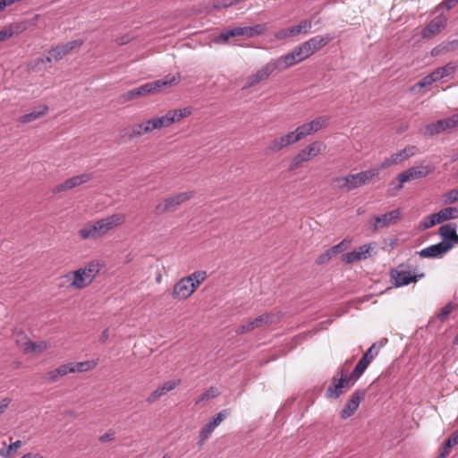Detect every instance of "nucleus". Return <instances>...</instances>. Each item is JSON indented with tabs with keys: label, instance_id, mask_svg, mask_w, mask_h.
I'll list each match as a JSON object with an SVG mask.
<instances>
[{
	"label": "nucleus",
	"instance_id": "36",
	"mask_svg": "<svg viewBox=\"0 0 458 458\" xmlns=\"http://www.w3.org/2000/svg\"><path fill=\"white\" fill-rule=\"evenodd\" d=\"M371 360L367 357L362 356V358L359 360L353 371L349 375V377L352 379V381H356L367 369Z\"/></svg>",
	"mask_w": 458,
	"mask_h": 458
},
{
	"label": "nucleus",
	"instance_id": "31",
	"mask_svg": "<svg viewBox=\"0 0 458 458\" xmlns=\"http://www.w3.org/2000/svg\"><path fill=\"white\" fill-rule=\"evenodd\" d=\"M457 65L454 63H448L447 64L438 67L433 71L437 81L453 75L456 71Z\"/></svg>",
	"mask_w": 458,
	"mask_h": 458
},
{
	"label": "nucleus",
	"instance_id": "30",
	"mask_svg": "<svg viewBox=\"0 0 458 458\" xmlns=\"http://www.w3.org/2000/svg\"><path fill=\"white\" fill-rule=\"evenodd\" d=\"M382 170L383 169H379V165H377L376 168L357 173L360 187L369 183L372 179L377 177Z\"/></svg>",
	"mask_w": 458,
	"mask_h": 458
},
{
	"label": "nucleus",
	"instance_id": "59",
	"mask_svg": "<svg viewBox=\"0 0 458 458\" xmlns=\"http://www.w3.org/2000/svg\"><path fill=\"white\" fill-rule=\"evenodd\" d=\"M447 447H453L458 445V430L454 431L445 441Z\"/></svg>",
	"mask_w": 458,
	"mask_h": 458
},
{
	"label": "nucleus",
	"instance_id": "6",
	"mask_svg": "<svg viewBox=\"0 0 458 458\" xmlns=\"http://www.w3.org/2000/svg\"><path fill=\"white\" fill-rule=\"evenodd\" d=\"M310 56V55L309 54L308 49L304 47V44L302 43L301 45L296 47L292 52L277 59L278 61H280L282 68L286 69L306 60Z\"/></svg>",
	"mask_w": 458,
	"mask_h": 458
},
{
	"label": "nucleus",
	"instance_id": "49",
	"mask_svg": "<svg viewBox=\"0 0 458 458\" xmlns=\"http://www.w3.org/2000/svg\"><path fill=\"white\" fill-rule=\"evenodd\" d=\"M153 119H154L157 130L169 127L170 125L173 124V122H172L170 116L168 115V113H166L165 114H164L162 116H154Z\"/></svg>",
	"mask_w": 458,
	"mask_h": 458
},
{
	"label": "nucleus",
	"instance_id": "45",
	"mask_svg": "<svg viewBox=\"0 0 458 458\" xmlns=\"http://www.w3.org/2000/svg\"><path fill=\"white\" fill-rule=\"evenodd\" d=\"M292 28L294 36H297L301 33L307 34L312 28V21L311 20H302L298 25L293 26Z\"/></svg>",
	"mask_w": 458,
	"mask_h": 458
},
{
	"label": "nucleus",
	"instance_id": "23",
	"mask_svg": "<svg viewBox=\"0 0 458 458\" xmlns=\"http://www.w3.org/2000/svg\"><path fill=\"white\" fill-rule=\"evenodd\" d=\"M333 38L334 37L330 34L319 35L310 38L303 44L308 49L310 55H312L315 52L327 46Z\"/></svg>",
	"mask_w": 458,
	"mask_h": 458
},
{
	"label": "nucleus",
	"instance_id": "18",
	"mask_svg": "<svg viewBox=\"0 0 458 458\" xmlns=\"http://www.w3.org/2000/svg\"><path fill=\"white\" fill-rule=\"evenodd\" d=\"M332 187L344 191H351L360 187L356 174L347 176L335 177L332 181Z\"/></svg>",
	"mask_w": 458,
	"mask_h": 458
},
{
	"label": "nucleus",
	"instance_id": "16",
	"mask_svg": "<svg viewBox=\"0 0 458 458\" xmlns=\"http://www.w3.org/2000/svg\"><path fill=\"white\" fill-rule=\"evenodd\" d=\"M192 196V191L180 192L174 196L165 199L163 204H159L157 206V209L159 212L173 210L180 204L190 199Z\"/></svg>",
	"mask_w": 458,
	"mask_h": 458
},
{
	"label": "nucleus",
	"instance_id": "39",
	"mask_svg": "<svg viewBox=\"0 0 458 458\" xmlns=\"http://www.w3.org/2000/svg\"><path fill=\"white\" fill-rule=\"evenodd\" d=\"M456 227L455 224H445L439 228V233L445 240H457Z\"/></svg>",
	"mask_w": 458,
	"mask_h": 458
},
{
	"label": "nucleus",
	"instance_id": "29",
	"mask_svg": "<svg viewBox=\"0 0 458 458\" xmlns=\"http://www.w3.org/2000/svg\"><path fill=\"white\" fill-rule=\"evenodd\" d=\"M47 111H48L47 106H46V105L40 106L38 107V109H36L29 114H26L24 115H21L19 118V122L21 123H31V122L44 116L47 113Z\"/></svg>",
	"mask_w": 458,
	"mask_h": 458
},
{
	"label": "nucleus",
	"instance_id": "52",
	"mask_svg": "<svg viewBox=\"0 0 458 458\" xmlns=\"http://www.w3.org/2000/svg\"><path fill=\"white\" fill-rule=\"evenodd\" d=\"M455 307V304L452 303V302H449L448 304H446L443 309L442 310L440 311V313L438 314V318L441 321H444L447 318V317L449 316V314L454 310Z\"/></svg>",
	"mask_w": 458,
	"mask_h": 458
},
{
	"label": "nucleus",
	"instance_id": "8",
	"mask_svg": "<svg viewBox=\"0 0 458 458\" xmlns=\"http://www.w3.org/2000/svg\"><path fill=\"white\" fill-rule=\"evenodd\" d=\"M16 344L19 348L26 354H39L47 349V344L45 341L38 343L28 339L23 333L17 334Z\"/></svg>",
	"mask_w": 458,
	"mask_h": 458
},
{
	"label": "nucleus",
	"instance_id": "38",
	"mask_svg": "<svg viewBox=\"0 0 458 458\" xmlns=\"http://www.w3.org/2000/svg\"><path fill=\"white\" fill-rule=\"evenodd\" d=\"M52 55H48L47 57H38L31 62L30 64V70L34 72H40L47 70L49 66L48 64L53 61Z\"/></svg>",
	"mask_w": 458,
	"mask_h": 458
},
{
	"label": "nucleus",
	"instance_id": "35",
	"mask_svg": "<svg viewBox=\"0 0 458 458\" xmlns=\"http://www.w3.org/2000/svg\"><path fill=\"white\" fill-rule=\"evenodd\" d=\"M371 360L367 357L362 356V358L359 360L353 371L349 375V377L352 379V381H356L367 369Z\"/></svg>",
	"mask_w": 458,
	"mask_h": 458
},
{
	"label": "nucleus",
	"instance_id": "28",
	"mask_svg": "<svg viewBox=\"0 0 458 458\" xmlns=\"http://www.w3.org/2000/svg\"><path fill=\"white\" fill-rule=\"evenodd\" d=\"M241 37L243 38H248V29L246 27H234L222 31L218 37V42L225 43L231 38Z\"/></svg>",
	"mask_w": 458,
	"mask_h": 458
},
{
	"label": "nucleus",
	"instance_id": "37",
	"mask_svg": "<svg viewBox=\"0 0 458 458\" xmlns=\"http://www.w3.org/2000/svg\"><path fill=\"white\" fill-rule=\"evenodd\" d=\"M185 277L189 280L191 285L193 286L195 292L197 288L207 279L208 274L204 270H198Z\"/></svg>",
	"mask_w": 458,
	"mask_h": 458
},
{
	"label": "nucleus",
	"instance_id": "2",
	"mask_svg": "<svg viewBox=\"0 0 458 458\" xmlns=\"http://www.w3.org/2000/svg\"><path fill=\"white\" fill-rule=\"evenodd\" d=\"M101 267L102 265L98 260H92L85 267L67 273L64 279L69 287L81 290L92 283Z\"/></svg>",
	"mask_w": 458,
	"mask_h": 458
},
{
	"label": "nucleus",
	"instance_id": "53",
	"mask_svg": "<svg viewBox=\"0 0 458 458\" xmlns=\"http://www.w3.org/2000/svg\"><path fill=\"white\" fill-rule=\"evenodd\" d=\"M56 372L59 374L60 377H64L69 373H74V369L72 368V362H71V363L63 364V365L59 366L56 369Z\"/></svg>",
	"mask_w": 458,
	"mask_h": 458
},
{
	"label": "nucleus",
	"instance_id": "12",
	"mask_svg": "<svg viewBox=\"0 0 458 458\" xmlns=\"http://www.w3.org/2000/svg\"><path fill=\"white\" fill-rule=\"evenodd\" d=\"M328 123L327 116H319L310 121V123H303L296 128L298 135L301 140L311 135L319 130L325 128Z\"/></svg>",
	"mask_w": 458,
	"mask_h": 458
},
{
	"label": "nucleus",
	"instance_id": "17",
	"mask_svg": "<svg viewBox=\"0 0 458 458\" xmlns=\"http://www.w3.org/2000/svg\"><path fill=\"white\" fill-rule=\"evenodd\" d=\"M91 179V175L89 174H81L79 175H75L65 180L64 182L57 184L53 188L54 193H59L62 191H66L72 190L77 186H80Z\"/></svg>",
	"mask_w": 458,
	"mask_h": 458
},
{
	"label": "nucleus",
	"instance_id": "63",
	"mask_svg": "<svg viewBox=\"0 0 458 458\" xmlns=\"http://www.w3.org/2000/svg\"><path fill=\"white\" fill-rule=\"evenodd\" d=\"M450 49H451V47H450V44H447V45H445V46H444V47H442V46H437V47H434V48L432 49V51H431V55H438L440 53H442V52H447V51H449Z\"/></svg>",
	"mask_w": 458,
	"mask_h": 458
},
{
	"label": "nucleus",
	"instance_id": "57",
	"mask_svg": "<svg viewBox=\"0 0 458 458\" xmlns=\"http://www.w3.org/2000/svg\"><path fill=\"white\" fill-rule=\"evenodd\" d=\"M142 125H143L144 131L146 132V134L151 133L152 131L157 130L153 117L149 118L148 120L142 121Z\"/></svg>",
	"mask_w": 458,
	"mask_h": 458
},
{
	"label": "nucleus",
	"instance_id": "48",
	"mask_svg": "<svg viewBox=\"0 0 458 458\" xmlns=\"http://www.w3.org/2000/svg\"><path fill=\"white\" fill-rule=\"evenodd\" d=\"M215 428H216L210 422L204 426V428L201 429L199 433V446L203 445L204 443L209 438Z\"/></svg>",
	"mask_w": 458,
	"mask_h": 458
},
{
	"label": "nucleus",
	"instance_id": "27",
	"mask_svg": "<svg viewBox=\"0 0 458 458\" xmlns=\"http://www.w3.org/2000/svg\"><path fill=\"white\" fill-rule=\"evenodd\" d=\"M451 247L449 243L439 242L421 250L419 255L421 258H438L447 252Z\"/></svg>",
	"mask_w": 458,
	"mask_h": 458
},
{
	"label": "nucleus",
	"instance_id": "21",
	"mask_svg": "<svg viewBox=\"0 0 458 458\" xmlns=\"http://www.w3.org/2000/svg\"><path fill=\"white\" fill-rule=\"evenodd\" d=\"M447 18L439 15L435 17L421 31L422 38H430L438 34L446 25Z\"/></svg>",
	"mask_w": 458,
	"mask_h": 458
},
{
	"label": "nucleus",
	"instance_id": "54",
	"mask_svg": "<svg viewBox=\"0 0 458 458\" xmlns=\"http://www.w3.org/2000/svg\"><path fill=\"white\" fill-rule=\"evenodd\" d=\"M228 415L227 410H223L218 412L210 421V423L216 428Z\"/></svg>",
	"mask_w": 458,
	"mask_h": 458
},
{
	"label": "nucleus",
	"instance_id": "10",
	"mask_svg": "<svg viewBox=\"0 0 458 458\" xmlns=\"http://www.w3.org/2000/svg\"><path fill=\"white\" fill-rule=\"evenodd\" d=\"M276 69L283 70L280 61L278 59L270 61L248 79L246 87H252L267 80Z\"/></svg>",
	"mask_w": 458,
	"mask_h": 458
},
{
	"label": "nucleus",
	"instance_id": "44",
	"mask_svg": "<svg viewBox=\"0 0 458 458\" xmlns=\"http://www.w3.org/2000/svg\"><path fill=\"white\" fill-rule=\"evenodd\" d=\"M437 216L441 223L449 219L456 218L458 216V208L453 207L442 208L437 212Z\"/></svg>",
	"mask_w": 458,
	"mask_h": 458
},
{
	"label": "nucleus",
	"instance_id": "58",
	"mask_svg": "<svg viewBox=\"0 0 458 458\" xmlns=\"http://www.w3.org/2000/svg\"><path fill=\"white\" fill-rule=\"evenodd\" d=\"M139 92L137 90V88L135 89H132L127 92H125L124 94H123L121 96L123 102H126V101H130V100H132L136 98H139Z\"/></svg>",
	"mask_w": 458,
	"mask_h": 458
},
{
	"label": "nucleus",
	"instance_id": "3",
	"mask_svg": "<svg viewBox=\"0 0 458 458\" xmlns=\"http://www.w3.org/2000/svg\"><path fill=\"white\" fill-rule=\"evenodd\" d=\"M325 148V144L320 141H314L309 144L304 148H302L297 155L294 156L291 162L290 169L294 170L300 167L303 163L308 162L310 159L316 157Z\"/></svg>",
	"mask_w": 458,
	"mask_h": 458
},
{
	"label": "nucleus",
	"instance_id": "50",
	"mask_svg": "<svg viewBox=\"0 0 458 458\" xmlns=\"http://www.w3.org/2000/svg\"><path fill=\"white\" fill-rule=\"evenodd\" d=\"M219 394L220 393L216 387L211 386L196 400L195 403L199 404L201 402L211 400L218 396Z\"/></svg>",
	"mask_w": 458,
	"mask_h": 458
},
{
	"label": "nucleus",
	"instance_id": "51",
	"mask_svg": "<svg viewBox=\"0 0 458 458\" xmlns=\"http://www.w3.org/2000/svg\"><path fill=\"white\" fill-rule=\"evenodd\" d=\"M248 29V38H253L256 36L262 35L267 30V25L266 24H256L253 26H247Z\"/></svg>",
	"mask_w": 458,
	"mask_h": 458
},
{
	"label": "nucleus",
	"instance_id": "22",
	"mask_svg": "<svg viewBox=\"0 0 458 458\" xmlns=\"http://www.w3.org/2000/svg\"><path fill=\"white\" fill-rule=\"evenodd\" d=\"M364 394H365L363 391L359 390L352 394L351 399L348 401V403L345 404L344 408L341 411L342 419H348L355 413V411L359 408L361 400L364 397Z\"/></svg>",
	"mask_w": 458,
	"mask_h": 458
},
{
	"label": "nucleus",
	"instance_id": "5",
	"mask_svg": "<svg viewBox=\"0 0 458 458\" xmlns=\"http://www.w3.org/2000/svg\"><path fill=\"white\" fill-rule=\"evenodd\" d=\"M301 139L298 135L296 129L293 131H289L284 135H281L274 140H270L267 147V153H276L280 150L300 141Z\"/></svg>",
	"mask_w": 458,
	"mask_h": 458
},
{
	"label": "nucleus",
	"instance_id": "11",
	"mask_svg": "<svg viewBox=\"0 0 458 458\" xmlns=\"http://www.w3.org/2000/svg\"><path fill=\"white\" fill-rule=\"evenodd\" d=\"M416 152L417 148L415 146H407L401 151L394 153L390 157L385 158L384 161L379 164V169H386L392 165L400 164L414 156Z\"/></svg>",
	"mask_w": 458,
	"mask_h": 458
},
{
	"label": "nucleus",
	"instance_id": "55",
	"mask_svg": "<svg viewBox=\"0 0 458 458\" xmlns=\"http://www.w3.org/2000/svg\"><path fill=\"white\" fill-rule=\"evenodd\" d=\"M275 37L277 39H284L286 38L294 37L293 28L290 27L284 30H281L275 34Z\"/></svg>",
	"mask_w": 458,
	"mask_h": 458
},
{
	"label": "nucleus",
	"instance_id": "40",
	"mask_svg": "<svg viewBox=\"0 0 458 458\" xmlns=\"http://www.w3.org/2000/svg\"><path fill=\"white\" fill-rule=\"evenodd\" d=\"M168 115L170 116L173 123L180 122L182 119L188 117L191 114L192 109L191 107H184L182 109H173L169 110Z\"/></svg>",
	"mask_w": 458,
	"mask_h": 458
},
{
	"label": "nucleus",
	"instance_id": "4",
	"mask_svg": "<svg viewBox=\"0 0 458 458\" xmlns=\"http://www.w3.org/2000/svg\"><path fill=\"white\" fill-rule=\"evenodd\" d=\"M181 76L179 73L167 75L163 79L148 82L137 88L139 97L147 96L160 91L162 89L179 83Z\"/></svg>",
	"mask_w": 458,
	"mask_h": 458
},
{
	"label": "nucleus",
	"instance_id": "56",
	"mask_svg": "<svg viewBox=\"0 0 458 458\" xmlns=\"http://www.w3.org/2000/svg\"><path fill=\"white\" fill-rule=\"evenodd\" d=\"M458 200V190H451L445 194V204H453Z\"/></svg>",
	"mask_w": 458,
	"mask_h": 458
},
{
	"label": "nucleus",
	"instance_id": "43",
	"mask_svg": "<svg viewBox=\"0 0 458 458\" xmlns=\"http://www.w3.org/2000/svg\"><path fill=\"white\" fill-rule=\"evenodd\" d=\"M125 134L128 136L130 140L140 138L146 134V132L144 131L142 122L134 123L131 127L127 128Z\"/></svg>",
	"mask_w": 458,
	"mask_h": 458
},
{
	"label": "nucleus",
	"instance_id": "61",
	"mask_svg": "<svg viewBox=\"0 0 458 458\" xmlns=\"http://www.w3.org/2000/svg\"><path fill=\"white\" fill-rule=\"evenodd\" d=\"M14 34L12 29H4L0 30V42L10 38Z\"/></svg>",
	"mask_w": 458,
	"mask_h": 458
},
{
	"label": "nucleus",
	"instance_id": "24",
	"mask_svg": "<svg viewBox=\"0 0 458 458\" xmlns=\"http://www.w3.org/2000/svg\"><path fill=\"white\" fill-rule=\"evenodd\" d=\"M350 242L347 240L342 241L340 243L331 247L327 251L319 255L316 263L322 265L331 259L333 257L344 252L349 247Z\"/></svg>",
	"mask_w": 458,
	"mask_h": 458
},
{
	"label": "nucleus",
	"instance_id": "20",
	"mask_svg": "<svg viewBox=\"0 0 458 458\" xmlns=\"http://www.w3.org/2000/svg\"><path fill=\"white\" fill-rule=\"evenodd\" d=\"M352 379L349 376L342 377L339 379L333 377L332 385L328 386L326 396L327 398L336 399L343 394V389L348 387Z\"/></svg>",
	"mask_w": 458,
	"mask_h": 458
},
{
	"label": "nucleus",
	"instance_id": "25",
	"mask_svg": "<svg viewBox=\"0 0 458 458\" xmlns=\"http://www.w3.org/2000/svg\"><path fill=\"white\" fill-rule=\"evenodd\" d=\"M180 384L179 379H172L165 382L162 386L154 390L148 397L147 402L153 403L166 393L174 390Z\"/></svg>",
	"mask_w": 458,
	"mask_h": 458
},
{
	"label": "nucleus",
	"instance_id": "13",
	"mask_svg": "<svg viewBox=\"0 0 458 458\" xmlns=\"http://www.w3.org/2000/svg\"><path fill=\"white\" fill-rule=\"evenodd\" d=\"M275 322V317L270 313L262 314L256 318L240 326L236 329L238 335H242L250 332L256 328L262 327L266 325H269Z\"/></svg>",
	"mask_w": 458,
	"mask_h": 458
},
{
	"label": "nucleus",
	"instance_id": "19",
	"mask_svg": "<svg viewBox=\"0 0 458 458\" xmlns=\"http://www.w3.org/2000/svg\"><path fill=\"white\" fill-rule=\"evenodd\" d=\"M194 293L193 286L191 285L189 280L184 276L181 278L174 285L172 291V296L174 300L182 301L186 300L192 295Z\"/></svg>",
	"mask_w": 458,
	"mask_h": 458
},
{
	"label": "nucleus",
	"instance_id": "15",
	"mask_svg": "<svg viewBox=\"0 0 458 458\" xmlns=\"http://www.w3.org/2000/svg\"><path fill=\"white\" fill-rule=\"evenodd\" d=\"M374 243L364 244L355 249L354 250L343 255V261L346 264H351L361 259H366L370 257L371 251L374 250Z\"/></svg>",
	"mask_w": 458,
	"mask_h": 458
},
{
	"label": "nucleus",
	"instance_id": "33",
	"mask_svg": "<svg viewBox=\"0 0 458 458\" xmlns=\"http://www.w3.org/2000/svg\"><path fill=\"white\" fill-rule=\"evenodd\" d=\"M371 360L367 357L362 356V358L359 360L353 371L349 375V377L352 379V381H356L367 369Z\"/></svg>",
	"mask_w": 458,
	"mask_h": 458
},
{
	"label": "nucleus",
	"instance_id": "62",
	"mask_svg": "<svg viewBox=\"0 0 458 458\" xmlns=\"http://www.w3.org/2000/svg\"><path fill=\"white\" fill-rule=\"evenodd\" d=\"M441 122L443 123L444 131L451 130L456 127L452 116L445 119H441Z\"/></svg>",
	"mask_w": 458,
	"mask_h": 458
},
{
	"label": "nucleus",
	"instance_id": "41",
	"mask_svg": "<svg viewBox=\"0 0 458 458\" xmlns=\"http://www.w3.org/2000/svg\"><path fill=\"white\" fill-rule=\"evenodd\" d=\"M98 365V360H86L81 362H72L75 372H87L92 370Z\"/></svg>",
	"mask_w": 458,
	"mask_h": 458
},
{
	"label": "nucleus",
	"instance_id": "34",
	"mask_svg": "<svg viewBox=\"0 0 458 458\" xmlns=\"http://www.w3.org/2000/svg\"><path fill=\"white\" fill-rule=\"evenodd\" d=\"M371 360L367 357L362 356V358L359 360L353 371L349 375V377L352 379V381H356L367 369Z\"/></svg>",
	"mask_w": 458,
	"mask_h": 458
},
{
	"label": "nucleus",
	"instance_id": "26",
	"mask_svg": "<svg viewBox=\"0 0 458 458\" xmlns=\"http://www.w3.org/2000/svg\"><path fill=\"white\" fill-rule=\"evenodd\" d=\"M423 276V274L412 276L406 270H395L392 272V278L397 287L408 285L412 282H417L418 278H421Z\"/></svg>",
	"mask_w": 458,
	"mask_h": 458
},
{
	"label": "nucleus",
	"instance_id": "7",
	"mask_svg": "<svg viewBox=\"0 0 458 458\" xmlns=\"http://www.w3.org/2000/svg\"><path fill=\"white\" fill-rule=\"evenodd\" d=\"M431 172L432 168L427 165L413 166L405 170L398 175L399 183L395 187L396 191L401 190L405 182L424 178Z\"/></svg>",
	"mask_w": 458,
	"mask_h": 458
},
{
	"label": "nucleus",
	"instance_id": "46",
	"mask_svg": "<svg viewBox=\"0 0 458 458\" xmlns=\"http://www.w3.org/2000/svg\"><path fill=\"white\" fill-rule=\"evenodd\" d=\"M443 131H445L444 127H443V123L441 122V120H438L435 123L427 124L425 126L424 134L428 135V136H431L434 134H438Z\"/></svg>",
	"mask_w": 458,
	"mask_h": 458
},
{
	"label": "nucleus",
	"instance_id": "32",
	"mask_svg": "<svg viewBox=\"0 0 458 458\" xmlns=\"http://www.w3.org/2000/svg\"><path fill=\"white\" fill-rule=\"evenodd\" d=\"M371 360L367 357L362 356V358L359 360L353 371L349 375V377L352 379V381H356L367 369Z\"/></svg>",
	"mask_w": 458,
	"mask_h": 458
},
{
	"label": "nucleus",
	"instance_id": "47",
	"mask_svg": "<svg viewBox=\"0 0 458 458\" xmlns=\"http://www.w3.org/2000/svg\"><path fill=\"white\" fill-rule=\"evenodd\" d=\"M440 223L441 222L439 217L437 216V213L431 214L423 218V220L420 222V228L426 230Z\"/></svg>",
	"mask_w": 458,
	"mask_h": 458
},
{
	"label": "nucleus",
	"instance_id": "64",
	"mask_svg": "<svg viewBox=\"0 0 458 458\" xmlns=\"http://www.w3.org/2000/svg\"><path fill=\"white\" fill-rule=\"evenodd\" d=\"M114 439V431H113L111 429L108 430L106 433H105L104 435H102L99 437V441L102 443L112 441Z\"/></svg>",
	"mask_w": 458,
	"mask_h": 458
},
{
	"label": "nucleus",
	"instance_id": "60",
	"mask_svg": "<svg viewBox=\"0 0 458 458\" xmlns=\"http://www.w3.org/2000/svg\"><path fill=\"white\" fill-rule=\"evenodd\" d=\"M59 377H61L56 372V369L47 372L46 375V380L49 383L57 381Z\"/></svg>",
	"mask_w": 458,
	"mask_h": 458
},
{
	"label": "nucleus",
	"instance_id": "42",
	"mask_svg": "<svg viewBox=\"0 0 458 458\" xmlns=\"http://www.w3.org/2000/svg\"><path fill=\"white\" fill-rule=\"evenodd\" d=\"M434 82H437V79L435 78L434 72L428 74L427 76L423 77L420 81L415 83L411 88V91L417 92L420 91L421 89L428 87L432 85Z\"/></svg>",
	"mask_w": 458,
	"mask_h": 458
},
{
	"label": "nucleus",
	"instance_id": "9",
	"mask_svg": "<svg viewBox=\"0 0 458 458\" xmlns=\"http://www.w3.org/2000/svg\"><path fill=\"white\" fill-rule=\"evenodd\" d=\"M401 216V210L396 208L381 216H373L369 220V224L373 231H377L379 229L388 227L391 225L396 224L400 220Z\"/></svg>",
	"mask_w": 458,
	"mask_h": 458
},
{
	"label": "nucleus",
	"instance_id": "14",
	"mask_svg": "<svg viewBox=\"0 0 458 458\" xmlns=\"http://www.w3.org/2000/svg\"><path fill=\"white\" fill-rule=\"evenodd\" d=\"M84 43L83 39H75L65 44L54 47L48 54L52 55L54 61L57 62L63 59L66 55L71 53L74 48L80 47Z\"/></svg>",
	"mask_w": 458,
	"mask_h": 458
},
{
	"label": "nucleus",
	"instance_id": "1",
	"mask_svg": "<svg viewBox=\"0 0 458 458\" xmlns=\"http://www.w3.org/2000/svg\"><path fill=\"white\" fill-rule=\"evenodd\" d=\"M126 220L124 214L117 213L97 221L88 222L78 231V235L81 240L97 241L105 237L110 231L122 225Z\"/></svg>",
	"mask_w": 458,
	"mask_h": 458
}]
</instances>
